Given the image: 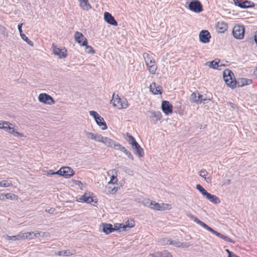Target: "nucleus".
Segmentation results:
<instances>
[{
  "label": "nucleus",
  "instance_id": "a211bd4d",
  "mask_svg": "<svg viewBox=\"0 0 257 257\" xmlns=\"http://www.w3.org/2000/svg\"><path fill=\"white\" fill-rule=\"evenodd\" d=\"M215 28L217 32L222 33L227 30V25L224 22H218L216 24Z\"/></svg>",
  "mask_w": 257,
  "mask_h": 257
},
{
  "label": "nucleus",
  "instance_id": "5701e85b",
  "mask_svg": "<svg viewBox=\"0 0 257 257\" xmlns=\"http://www.w3.org/2000/svg\"><path fill=\"white\" fill-rule=\"evenodd\" d=\"M102 230L106 234H108L114 231L113 225L111 224L103 223L102 224Z\"/></svg>",
  "mask_w": 257,
  "mask_h": 257
},
{
  "label": "nucleus",
  "instance_id": "9d476101",
  "mask_svg": "<svg viewBox=\"0 0 257 257\" xmlns=\"http://www.w3.org/2000/svg\"><path fill=\"white\" fill-rule=\"evenodd\" d=\"M6 128L4 130L10 134H12L15 137H22L23 135L19 132L15 131L14 128V125L9 122V121H5Z\"/></svg>",
  "mask_w": 257,
  "mask_h": 257
},
{
  "label": "nucleus",
  "instance_id": "a18cd8bd",
  "mask_svg": "<svg viewBox=\"0 0 257 257\" xmlns=\"http://www.w3.org/2000/svg\"><path fill=\"white\" fill-rule=\"evenodd\" d=\"M22 39L26 42L29 45H30L31 46H33L34 45L33 42L30 40V39L25 35L24 34H21L20 35Z\"/></svg>",
  "mask_w": 257,
  "mask_h": 257
},
{
  "label": "nucleus",
  "instance_id": "6e6d98bb",
  "mask_svg": "<svg viewBox=\"0 0 257 257\" xmlns=\"http://www.w3.org/2000/svg\"><path fill=\"white\" fill-rule=\"evenodd\" d=\"M124 154L126 155V156L131 160H134V158L133 155L131 154V153L126 150V151L125 152Z\"/></svg>",
  "mask_w": 257,
  "mask_h": 257
},
{
  "label": "nucleus",
  "instance_id": "dca6fc26",
  "mask_svg": "<svg viewBox=\"0 0 257 257\" xmlns=\"http://www.w3.org/2000/svg\"><path fill=\"white\" fill-rule=\"evenodd\" d=\"M104 20L109 24L116 26L117 22L115 20L114 17L108 12H105L104 14Z\"/></svg>",
  "mask_w": 257,
  "mask_h": 257
},
{
  "label": "nucleus",
  "instance_id": "3c124183",
  "mask_svg": "<svg viewBox=\"0 0 257 257\" xmlns=\"http://www.w3.org/2000/svg\"><path fill=\"white\" fill-rule=\"evenodd\" d=\"M172 240L171 239L167 238H163L160 240V242H161V244H163V245L170 244V243H168V242H172Z\"/></svg>",
  "mask_w": 257,
  "mask_h": 257
},
{
  "label": "nucleus",
  "instance_id": "680f3d73",
  "mask_svg": "<svg viewBox=\"0 0 257 257\" xmlns=\"http://www.w3.org/2000/svg\"><path fill=\"white\" fill-rule=\"evenodd\" d=\"M5 121H0V128L1 129H3L4 130V129L6 128L5 126H6V124L5 123Z\"/></svg>",
  "mask_w": 257,
  "mask_h": 257
},
{
  "label": "nucleus",
  "instance_id": "5fc2aeb1",
  "mask_svg": "<svg viewBox=\"0 0 257 257\" xmlns=\"http://www.w3.org/2000/svg\"><path fill=\"white\" fill-rule=\"evenodd\" d=\"M89 114L91 116H93L95 120H96V118L99 115L98 113L94 110H91L89 111Z\"/></svg>",
  "mask_w": 257,
  "mask_h": 257
},
{
  "label": "nucleus",
  "instance_id": "6ab92c4d",
  "mask_svg": "<svg viewBox=\"0 0 257 257\" xmlns=\"http://www.w3.org/2000/svg\"><path fill=\"white\" fill-rule=\"evenodd\" d=\"M148 70L150 73L154 74L156 73L158 67L155 61H151L146 63Z\"/></svg>",
  "mask_w": 257,
  "mask_h": 257
},
{
  "label": "nucleus",
  "instance_id": "aec40b11",
  "mask_svg": "<svg viewBox=\"0 0 257 257\" xmlns=\"http://www.w3.org/2000/svg\"><path fill=\"white\" fill-rule=\"evenodd\" d=\"M63 176L69 178L74 175V171L69 167H63Z\"/></svg>",
  "mask_w": 257,
  "mask_h": 257
},
{
  "label": "nucleus",
  "instance_id": "7c9ffc66",
  "mask_svg": "<svg viewBox=\"0 0 257 257\" xmlns=\"http://www.w3.org/2000/svg\"><path fill=\"white\" fill-rule=\"evenodd\" d=\"M75 253V250H70L69 249L59 251L57 252L56 255L58 256H70Z\"/></svg>",
  "mask_w": 257,
  "mask_h": 257
},
{
  "label": "nucleus",
  "instance_id": "473e14b6",
  "mask_svg": "<svg viewBox=\"0 0 257 257\" xmlns=\"http://www.w3.org/2000/svg\"><path fill=\"white\" fill-rule=\"evenodd\" d=\"M199 175L200 177L203 178L205 179V180L206 181V182H208L209 181H210L211 179L209 177H207V176L208 175V173L207 172V171L205 169L201 170L199 172Z\"/></svg>",
  "mask_w": 257,
  "mask_h": 257
},
{
  "label": "nucleus",
  "instance_id": "2f4dec72",
  "mask_svg": "<svg viewBox=\"0 0 257 257\" xmlns=\"http://www.w3.org/2000/svg\"><path fill=\"white\" fill-rule=\"evenodd\" d=\"M241 4L243 6H241L240 8L241 9H247L254 8L255 6V4L253 2L250 1H245L241 3Z\"/></svg>",
  "mask_w": 257,
  "mask_h": 257
},
{
  "label": "nucleus",
  "instance_id": "2eb2a0df",
  "mask_svg": "<svg viewBox=\"0 0 257 257\" xmlns=\"http://www.w3.org/2000/svg\"><path fill=\"white\" fill-rule=\"evenodd\" d=\"M150 88L151 91L155 95L161 94L162 93V86L157 84L155 82H153L150 85Z\"/></svg>",
  "mask_w": 257,
  "mask_h": 257
},
{
  "label": "nucleus",
  "instance_id": "393cba45",
  "mask_svg": "<svg viewBox=\"0 0 257 257\" xmlns=\"http://www.w3.org/2000/svg\"><path fill=\"white\" fill-rule=\"evenodd\" d=\"M18 197L15 194H0V200L6 199L15 200Z\"/></svg>",
  "mask_w": 257,
  "mask_h": 257
},
{
  "label": "nucleus",
  "instance_id": "09e8293b",
  "mask_svg": "<svg viewBox=\"0 0 257 257\" xmlns=\"http://www.w3.org/2000/svg\"><path fill=\"white\" fill-rule=\"evenodd\" d=\"M104 138V137H103L101 135L96 134L94 140L96 142H101L103 143Z\"/></svg>",
  "mask_w": 257,
  "mask_h": 257
},
{
  "label": "nucleus",
  "instance_id": "423d86ee",
  "mask_svg": "<svg viewBox=\"0 0 257 257\" xmlns=\"http://www.w3.org/2000/svg\"><path fill=\"white\" fill-rule=\"evenodd\" d=\"M233 37L237 39H242L244 36V28L242 25H236L232 30Z\"/></svg>",
  "mask_w": 257,
  "mask_h": 257
},
{
  "label": "nucleus",
  "instance_id": "c756f323",
  "mask_svg": "<svg viewBox=\"0 0 257 257\" xmlns=\"http://www.w3.org/2000/svg\"><path fill=\"white\" fill-rule=\"evenodd\" d=\"M148 112L150 114L149 116L151 118L154 117L156 118V121H157L161 119L162 114L160 111H148Z\"/></svg>",
  "mask_w": 257,
  "mask_h": 257
},
{
  "label": "nucleus",
  "instance_id": "49530a36",
  "mask_svg": "<svg viewBox=\"0 0 257 257\" xmlns=\"http://www.w3.org/2000/svg\"><path fill=\"white\" fill-rule=\"evenodd\" d=\"M198 92H193L191 94L190 97V100L192 102L197 103V96H198Z\"/></svg>",
  "mask_w": 257,
  "mask_h": 257
},
{
  "label": "nucleus",
  "instance_id": "7ed1b4c3",
  "mask_svg": "<svg viewBox=\"0 0 257 257\" xmlns=\"http://www.w3.org/2000/svg\"><path fill=\"white\" fill-rule=\"evenodd\" d=\"M191 218L192 219H193V220L195 222H196L197 223H198V224L201 225L202 227H203V228H204L206 230H207L211 232L212 234L217 236L218 237L222 238V239H223L224 240H225L226 241L234 243V242H235L232 239H231L229 237H228L227 236H225V235L220 233L219 232H218L217 231L214 230V229H213L212 228L210 227L209 226H208L206 224H205V223H204L202 221L199 220L197 218H196V217H194L193 216H191Z\"/></svg>",
  "mask_w": 257,
  "mask_h": 257
},
{
  "label": "nucleus",
  "instance_id": "f257e3e1",
  "mask_svg": "<svg viewBox=\"0 0 257 257\" xmlns=\"http://www.w3.org/2000/svg\"><path fill=\"white\" fill-rule=\"evenodd\" d=\"M233 76L234 74L231 70L226 69L223 71V77L225 83L232 89L234 88L236 85L240 87L249 85L252 83L251 80L246 78H240L238 81H236L235 79H233Z\"/></svg>",
  "mask_w": 257,
  "mask_h": 257
},
{
  "label": "nucleus",
  "instance_id": "37998d69",
  "mask_svg": "<svg viewBox=\"0 0 257 257\" xmlns=\"http://www.w3.org/2000/svg\"><path fill=\"white\" fill-rule=\"evenodd\" d=\"M83 134L85 135V136L87 137V139H91L92 140H94L95 136L96 135V134L88 132L86 131H84Z\"/></svg>",
  "mask_w": 257,
  "mask_h": 257
},
{
  "label": "nucleus",
  "instance_id": "a19ab883",
  "mask_svg": "<svg viewBox=\"0 0 257 257\" xmlns=\"http://www.w3.org/2000/svg\"><path fill=\"white\" fill-rule=\"evenodd\" d=\"M135 225V223L134 220L131 219L130 220H127L125 224H124V230H125L127 227L132 228Z\"/></svg>",
  "mask_w": 257,
  "mask_h": 257
},
{
  "label": "nucleus",
  "instance_id": "e433bc0d",
  "mask_svg": "<svg viewBox=\"0 0 257 257\" xmlns=\"http://www.w3.org/2000/svg\"><path fill=\"white\" fill-rule=\"evenodd\" d=\"M126 140L131 146L133 145L134 143L137 142L135 138L128 133L126 134Z\"/></svg>",
  "mask_w": 257,
  "mask_h": 257
},
{
  "label": "nucleus",
  "instance_id": "bb28decb",
  "mask_svg": "<svg viewBox=\"0 0 257 257\" xmlns=\"http://www.w3.org/2000/svg\"><path fill=\"white\" fill-rule=\"evenodd\" d=\"M205 197L210 200L211 202L217 204L220 202L219 199L215 195H212V194H203Z\"/></svg>",
  "mask_w": 257,
  "mask_h": 257
},
{
  "label": "nucleus",
  "instance_id": "ddd939ff",
  "mask_svg": "<svg viewBox=\"0 0 257 257\" xmlns=\"http://www.w3.org/2000/svg\"><path fill=\"white\" fill-rule=\"evenodd\" d=\"M161 107L164 113L167 115L171 113L173 111V106L168 101H163Z\"/></svg>",
  "mask_w": 257,
  "mask_h": 257
},
{
  "label": "nucleus",
  "instance_id": "603ef678",
  "mask_svg": "<svg viewBox=\"0 0 257 257\" xmlns=\"http://www.w3.org/2000/svg\"><path fill=\"white\" fill-rule=\"evenodd\" d=\"M197 103H201V102L207 100L206 98H204L202 95L200 94L199 93H197Z\"/></svg>",
  "mask_w": 257,
  "mask_h": 257
},
{
  "label": "nucleus",
  "instance_id": "f704fd0d",
  "mask_svg": "<svg viewBox=\"0 0 257 257\" xmlns=\"http://www.w3.org/2000/svg\"><path fill=\"white\" fill-rule=\"evenodd\" d=\"M143 58L145 60V63H147L149 62L155 61L153 57L152 54H150L148 53H144L143 54Z\"/></svg>",
  "mask_w": 257,
  "mask_h": 257
},
{
  "label": "nucleus",
  "instance_id": "bf43d9fd",
  "mask_svg": "<svg viewBox=\"0 0 257 257\" xmlns=\"http://www.w3.org/2000/svg\"><path fill=\"white\" fill-rule=\"evenodd\" d=\"M33 235H32V236H33V238L34 237H37V236H38V235H41V234L42 233V232H40V231H35V232H34V231H33Z\"/></svg>",
  "mask_w": 257,
  "mask_h": 257
},
{
  "label": "nucleus",
  "instance_id": "052dcab7",
  "mask_svg": "<svg viewBox=\"0 0 257 257\" xmlns=\"http://www.w3.org/2000/svg\"><path fill=\"white\" fill-rule=\"evenodd\" d=\"M63 170L62 167H61L58 171L55 172V175H59L63 176Z\"/></svg>",
  "mask_w": 257,
  "mask_h": 257
},
{
  "label": "nucleus",
  "instance_id": "72a5a7b5",
  "mask_svg": "<svg viewBox=\"0 0 257 257\" xmlns=\"http://www.w3.org/2000/svg\"><path fill=\"white\" fill-rule=\"evenodd\" d=\"M73 183L78 186V187L82 191H84L86 187L85 183H83L80 181L78 180H73Z\"/></svg>",
  "mask_w": 257,
  "mask_h": 257
},
{
  "label": "nucleus",
  "instance_id": "b1692460",
  "mask_svg": "<svg viewBox=\"0 0 257 257\" xmlns=\"http://www.w3.org/2000/svg\"><path fill=\"white\" fill-rule=\"evenodd\" d=\"M97 124L99 126H102L101 129L102 130H105L107 129V125L104 120V119L100 115H99L96 118V120H95Z\"/></svg>",
  "mask_w": 257,
  "mask_h": 257
},
{
  "label": "nucleus",
  "instance_id": "4be33fe9",
  "mask_svg": "<svg viewBox=\"0 0 257 257\" xmlns=\"http://www.w3.org/2000/svg\"><path fill=\"white\" fill-rule=\"evenodd\" d=\"M146 204H148V206L152 209L157 210V211H161V206L160 204L159 203H157L155 201L148 200L146 203Z\"/></svg>",
  "mask_w": 257,
  "mask_h": 257
},
{
  "label": "nucleus",
  "instance_id": "864d4df0",
  "mask_svg": "<svg viewBox=\"0 0 257 257\" xmlns=\"http://www.w3.org/2000/svg\"><path fill=\"white\" fill-rule=\"evenodd\" d=\"M196 188L200 193H208L206 190H205L204 188L200 184H197Z\"/></svg>",
  "mask_w": 257,
  "mask_h": 257
},
{
  "label": "nucleus",
  "instance_id": "774afa93",
  "mask_svg": "<svg viewBox=\"0 0 257 257\" xmlns=\"http://www.w3.org/2000/svg\"><path fill=\"white\" fill-rule=\"evenodd\" d=\"M118 188H120V187H114L112 189V191H114L115 192H117L118 191Z\"/></svg>",
  "mask_w": 257,
  "mask_h": 257
},
{
  "label": "nucleus",
  "instance_id": "ea45409f",
  "mask_svg": "<svg viewBox=\"0 0 257 257\" xmlns=\"http://www.w3.org/2000/svg\"><path fill=\"white\" fill-rule=\"evenodd\" d=\"M33 232H25L23 233L22 232V239H32L33 238Z\"/></svg>",
  "mask_w": 257,
  "mask_h": 257
},
{
  "label": "nucleus",
  "instance_id": "338daca9",
  "mask_svg": "<svg viewBox=\"0 0 257 257\" xmlns=\"http://www.w3.org/2000/svg\"><path fill=\"white\" fill-rule=\"evenodd\" d=\"M48 174L49 175H55V172L53 170H49L48 171Z\"/></svg>",
  "mask_w": 257,
  "mask_h": 257
},
{
  "label": "nucleus",
  "instance_id": "79ce46f5",
  "mask_svg": "<svg viewBox=\"0 0 257 257\" xmlns=\"http://www.w3.org/2000/svg\"><path fill=\"white\" fill-rule=\"evenodd\" d=\"M169 243H170V244L173 245L175 246L178 247H185L188 246V245H186V244H184V243H181L180 242L175 241H173V240H172V242H169Z\"/></svg>",
  "mask_w": 257,
  "mask_h": 257
},
{
  "label": "nucleus",
  "instance_id": "1a4fd4ad",
  "mask_svg": "<svg viewBox=\"0 0 257 257\" xmlns=\"http://www.w3.org/2000/svg\"><path fill=\"white\" fill-rule=\"evenodd\" d=\"M189 8L191 11L197 13L202 12L203 10L202 6L198 1L191 2L189 5Z\"/></svg>",
  "mask_w": 257,
  "mask_h": 257
},
{
  "label": "nucleus",
  "instance_id": "13d9d810",
  "mask_svg": "<svg viewBox=\"0 0 257 257\" xmlns=\"http://www.w3.org/2000/svg\"><path fill=\"white\" fill-rule=\"evenodd\" d=\"M234 4L235 6L240 8L241 6H243L241 4L242 2L241 0H233Z\"/></svg>",
  "mask_w": 257,
  "mask_h": 257
},
{
  "label": "nucleus",
  "instance_id": "69168bd1",
  "mask_svg": "<svg viewBox=\"0 0 257 257\" xmlns=\"http://www.w3.org/2000/svg\"><path fill=\"white\" fill-rule=\"evenodd\" d=\"M230 180L228 179V180H226L225 181H224L223 183V185H229L230 184Z\"/></svg>",
  "mask_w": 257,
  "mask_h": 257
},
{
  "label": "nucleus",
  "instance_id": "39448f33",
  "mask_svg": "<svg viewBox=\"0 0 257 257\" xmlns=\"http://www.w3.org/2000/svg\"><path fill=\"white\" fill-rule=\"evenodd\" d=\"M110 103L112 104L114 107H116L118 109H125L128 107L129 105L126 98L124 97H120L118 95L115 96L114 93L113 94Z\"/></svg>",
  "mask_w": 257,
  "mask_h": 257
},
{
  "label": "nucleus",
  "instance_id": "9b49d317",
  "mask_svg": "<svg viewBox=\"0 0 257 257\" xmlns=\"http://www.w3.org/2000/svg\"><path fill=\"white\" fill-rule=\"evenodd\" d=\"M90 194H84L80 198L77 199V201L79 202H86L87 203H91L92 202L96 203L97 199L94 197H91Z\"/></svg>",
  "mask_w": 257,
  "mask_h": 257
},
{
  "label": "nucleus",
  "instance_id": "412c9836",
  "mask_svg": "<svg viewBox=\"0 0 257 257\" xmlns=\"http://www.w3.org/2000/svg\"><path fill=\"white\" fill-rule=\"evenodd\" d=\"M117 143H118L116 142L114 140H113L109 138H107V137L104 138V141L103 142V144L104 145H105L106 146H107V147L113 148L114 149H115V146H116Z\"/></svg>",
  "mask_w": 257,
  "mask_h": 257
},
{
  "label": "nucleus",
  "instance_id": "0e129e2a",
  "mask_svg": "<svg viewBox=\"0 0 257 257\" xmlns=\"http://www.w3.org/2000/svg\"><path fill=\"white\" fill-rule=\"evenodd\" d=\"M226 251L228 253V257H233V255H234V254H233L229 249H226Z\"/></svg>",
  "mask_w": 257,
  "mask_h": 257
},
{
  "label": "nucleus",
  "instance_id": "f3484780",
  "mask_svg": "<svg viewBox=\"0 0 257 257\" xmlns=\"http://www.w3.org/2000/svg\"><path fill=\"white\" fill-rule=\"evenodd\" d=\"M133 148H135V153L136 155H137L139 157L141 158L143 157L144 155V152L143 149L141 147L140 145L136 142L134 143L133 145L132 146Z\"/></svg>",
  "mask_w": 257,
  "mask_h": 257
},
{
  "label": "nucleus",
  "instance_id": "f8f14e48",
  "mask_svg": "<svg viewBox=\"0 0 257 257\" xmlns=\"http://www.w3.org/2000/svg\"><path fill=\"white\" fill-rule=\"evenodd\" d=\"M199 40L203 43H207L210 41L211 35L207 30H202L199 35Z\"/></svg>",
  "mask_w": 257,
  "mask_h": 257
},
{
  "label": "nucleus",
  "instance_id": "f03ea898",
  "mask_svg": "<svg viewBox=\"0 0 257 257\" xmlns=\"http://www.w3.org/2000/svg\"><path fill=\"white\" fill-rule=\"evenodd\" d=\"M191 218L192 219H193V220L195 222H196L197 223H198V224L201 225L202 227H203V228H204L206 230H207L211 232L212 234L217 236L218 237L222 238V239H223L224 240H225L226 241L234 243V242H235L232 239H231L229 237H228L227 236H225V235L220 233L219 232H218L217 231L214 230V229H213L212 228L210 227L209 226H208L206 224H205V223H204L202 221L199 220L197 218H196V217H194L193 216H191Z\"/></svg>",
  "mask_w": 257,
  "mask_h": 257
},
{
  "label": "nucleus",
  "instance_id": "4c0bfd02",
  "mask_svg": "<svg viewBox=\"0 0 257 257\" xmlns=\"http://www.w3.org/2000/svg\"><path fill=\"white\" fill-rule=\"evenodd\" d=\"M12 186V181L10 180H3L0 181V187H7Z\"/></svg>",
  "mask_w": 257,
  "mask_h": 257
},
{
  "label": "nucleus",
  "instance_id": "8fccbe9b",
  "mask_svg": "<svg viewBox=\"0 0 257 257\" xmlns=\"http://www.w3.org/2000/svg\"><path fill=\"white\" fill-rule=\"evenodd\" d=\"M115 149L117 150H120V151H121L122 152H123L124 153L126 151V149L125 148V147H124L122 146H121L118 143H117L116 146H115Z\"/></svg>",
  "mask_w": 257,
  "mask_h": 257
},
{
  "label": "nucleus",
  "instance_id": "c9c22d12",
  "mask_svg": "<svg viewBox=\"0 0 257 257\" xmlns=\"http://www.w3.org/2000/svg\"><path fill=\"white\" fill-rule=\"evenodd\" d=\"M6 238L8 240H13L22 239V232H20L19 234H18L17 235H13V236L7 235Z\"/></svg>",
  "mask_w": 257,
  "mask_h": 257
},
{
  "label": "nucleus",
  "instance_id": "c03bdc74",
  "mask_svg": "<svg viewBox=\"0 0 257 257\" xmlns=\"http://www.w3.org/2000/svg\"><path fill=\"white\" fill-rule=\"evenodd\" d=\"M82 46H85V52L89 54H94L95 51L93 50V48L87 45L86 43V45H82Z\"/></svg>",
  "mask_w": 257,
  "mask_h": 257
},
{
  "label": "nucleus",
  "instance_id": "6e6552de",
  "mask_svg": "<svg viewBox=\"0 0 257 257\" xmlns=\"http://www.w3.org/2000/svg\"><path fill=\"white\" fill-rule=\"evenodd\" d=\"M53 53L58 56L60 59L65 58L67 56V51L65 48L60 49L54 44H52Z\"/></svg>",
  "mask_w": 257,
  "mask_h": 257
},
{
  "label": "nucleus",
  "instance_id": "a878e982",
  "mask_svg": "<svg viewBox=\"0 0 257 257\" xmlns=\"http://www.w3.org/2000/svg\"><path fill=\"white\" fill-rule=\"evenodd\" d=\"M151 257H172L170 252L167 250H164L162 252H157L155 254H150Z\"/></svg>",
  "mask_w": 257,
  "mask_h": 257
},
{
  "label": "nucleus",
  "instance_id": "c85d7f7f",
  "mask_svg": "<svg viewBox=\"0 0 257 257\" xmlns=\"http://www.w3.org/2000/svg\"><path fill=\"white\" fill-rule=\"evenodd\" d=\"M208 63H209L208 65L209 67L213 69H219V67L221 66V64H219L220 60L217 59H216L211 62H207V64Z\"/></svg>",
  "mask_w": 257,
  "mask_h": 257
},
{
  "label": "nucleus",
  "instance_id": "58836bf2",
  "mask_svg": "<svg viewBox=\"0 0 257 257\" xmlns=\"http://www.w3.org/2000/svg\"><path fill=\"white\" fill-rule=\"evenodd\" d=\"M161 211H165L167 210H170L172 208V205L169 203H162L160 204Z\"/></svg>",
  "mask_w": 257,
  "mask_h": 257
},
{
  "label": "nucleus",
  "instance_id": "4d7b16f0",
  "mask_svg": "<svg viewBox=\"0 0 257 257\" xmlns=\"http://www.w3.org/2000/svg\"><path fill=\"white\" fill-rule=\"evenodd\" d=\"M117 181V179L116 176L112 175L111 177L110 181L108 182L109 184L112 183L114 184Z\"/></svg>",
  "mask_w": 257,
  "mask_h": 257
},
{
  "label": "nucleus",
  "instance_id": "cd10ccee",
  "mask_svg": "<svg viewBox=\"0 0 257 257\" xmlns=\"http://www.w3.org/2000/svg\"><path fill=\"white\" fill-rule=\"evenodd\" d=\"M80 6L82 9L85 11H89L92 8L88 0H82L80 1Z\"/></svg>",
  "mask_w": 257,
  "mask_h": 257
},
{
  "label": "nucleus",
  "instance_id": "e2e57ef3",
  "mask_svg": "<svg viewBox=\"0 0 257 257\" xmlns=\"http://www.w3.org/2000/svg\"><path fill=\"white\" fill-rule=\"evenodd\" d=\"M23 26V24H20L18 25V30L20 32V35H21V34H23V31H22V27Z\"/></svg>",
  "mask_w": 257,
  "mask_h": 257
},
{
  "label": "nucleus",
  "instance_id": "20e7f679",
  "mask_svg": "<svg viewBox=\"0 0 257 257\" xmlns=\"http://www.w3.org/2000/svg\"><path fill=\"white\" fill-rule=\"evenodd\" d=\"M191 218L192 219H193V220L195 222H196L197 223H198V224L201 225L202 227H203V228H204L206 230H207L211 232L212 234L217 236L218 237L222 238V239H223L224 240H225L226 241L234 243V242H235L232 239H231L229 237H228L227 236H225V235L220 233L219 232H218L217 231L214 230V229H213L212 228L210 227L209 226H208L206 224H205V223H204L202 221L199 220L197 218H196V217H194L193 216H191Z\"/></svg>",
  "mask_w": 257,
  "mask_h": 257
},
{
  "label": "nucleus",
  "instance_id": "0eeeda50",
  "mask_svg": "<svg viewBox=\"0 0 257 257\" xmlns=\"http://www.w3.org/2000/svg\"><path fill=\"white\" fill-rule=\"evenodd\" d=\"M39 101L43 103L51 105L55 103L53 98L47 93H41L38 96Z\"/></svg>",
  "mask_w": 257,
  "mask_h": 257
},
{
  "label": "nucleus",
  "instance_id": "de8ad7c7",
  "mask_svg": "<svg viewBox=\"0 0 257 257\" xmlns=\"http://www.w3.org/2000/svg\"><path fill=\"white\" fill-rule=\"evenodd\" d=\"M124 224L115 223L113 225V229H114V231L118 230L120 229V228H122L123 230H124Z\"/></svg>",
  "mask_w": 257,
  "mask_h": 257
},
{
  "label": "nucleus",
  "instance_id": "4468645a",
  "mask_svg": "<svg viewBox=\"0 0 257 257\" xmlns=\"http://www.w3.org/2000/svg\"><path fill=\"white\" fill-rule=\"evenodd\" d=\"M74 38L76 42L79 44L81 46L86 45V43H87V40L84 37L83 35L81 33L78 31L75 32Z\"/></svg>",
  "mask_w": 257,
  "mask_h": 257
}]
</instances>
